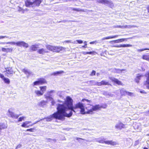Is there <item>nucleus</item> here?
<instances>
[{"instance_id": "38", "label": "nucleus", "mask_w": 149, "mask_h": 149, "mask_svg": "<svg viewBox=\"0 0 149 149\" xmlns=\"http://www.w3.org/2000/svg\"><path fill=\"white\" fill-rule=\"evenodd\" d=\"M81 109L80 112L82 114H85L86 113V112H85V109L84 106Z\"/></svg>"}, {"instance_id": "26", "label": "nucleus", "mask_w": 149, "mask_h": 149, "mask_svg": "<svg viewBox=\"0 0 149 149\" xmlns=\"http://www.w3.org/2000/svg\"><path fill=\"white\" fill-rule=\"evenodd\" d=\"M70 8L72 10H74V11H76L77 12H80V11H82L83 12H86V11L84 10V9H81L79 8Z\"/></svg>"}, {"instance_id": "48", "label": "nucleus", "mask_w": 149, "mask_h": 149, "mask_svg": "<svg viewBox=\"0 0 149 149\" xmlns=\"http://www.w3.org/2000/svg\"><path fill=\"white\" fill-rule=\"evenodd\" d=\"M149 50V49L145 48V49H138L137 51L139 52H142L143 51H144L145 50Z\"/></svg>"}, {"instance_id": "12", "label": "nucleus", "mask_w": 149, "mask_h": 149, "mask_svg": "<svg viewBox=\"0 0 149 149\" xmlns=\"http://www.w3.org/2000/svg\"><path fill=\"white\" fill-rule=\"evenodd\" d=\"M136 26H131V25H125V26H120V25H116L113 26V28H120L121 29H125V28H130L132 27L134 28Z\"/></svg>"}, {"instance_id": "5", "label": "nucleus", "mask_w": 149, "mask_h": 149, "mask_svg": "<svg viewBox=\"0 0 149 149\" xmlns=\"http://www.w3.org/2000/svg\"><path fill=\"white\" fill-rule=\"evenodd\" d=\"M145 76L146 80L144 83V85L147 89H149V71L146 73Z\"/></svg>"}, {"instance_id": "37", "label": "nucleus", "mask_w": 149, "mask_h": 149, "mask_svg": "<svg viewBox=\"0 0 149 149\" xmlns=\"http://www.w3.org/2000/svg\"><path fill=\"white\" fill-rule=\"evenodd\" d=\"M3 80L5 83L9 84L10 83V81L9 79L7 78H5L3 79Z\"/></svg>"}, {"instance_id": "60", "label": "nucleus", "mask_w": 149, "mask_h": 149, "mask_svg": "<svg viewBox=\"0 0 149 149\" xmlns=\"http://www.w3.org/2000/svg\"><path fill=\"white\" fill-rule=\"evenodd\" d=\"M65 42H66L67 43H72L74 44L75 43V42H71L70 40H67L65 41Z\"/></svg>"}, {"instance_id": "35", "label": "nucleus", "mask_w": 149, "mask_h": 149, "mask_svg": "<svg viewBox=\"0 0 149 149\" xmlns=\"http://www.w3.org/2000/svg\"><path fill=\"white\" fill-rule=\"evenodd\" d=\"M95 141L98 142L100 143H104V139H101L100 138L96 139H95Z\"/></svg>"}, {"instance_id": "21", "label": "nucleus", "mask_w": 149, "mask_h": 149, "mask_svg": "<svg viewBox=\"0 0 149 149\" xmlns=\"http://www.w3.org/2000/svg\"><path fill=\"white\" fill-rule=\"evenodd\" d=\"M121 36V35H115V36H109L107 37L102 38V40H106V39L115 38L119 36Z\"/></svg>"}, {"instance_id": "57", "label": "nucleus", "mask_w": 149, "mask_h": 149, "mask_svg": "<svg viewBox=\"0 0 149 149\" xmlns=\"http://www.w3.org/2000/svg\"><path fill=\"white\" fill-rule=\"evenodd\" d=\"M0 77L2 78L3 80L5 78L4 75L1 73H0Z\"/></svg>"}, {"instance_id": "4", "label": "nucleus", "mask_w": 149, "mask_h": 149, "mask_svg": "<svg viewBox=\"0 0 149 149\" xmlns=\"http://www.w3.org/2000/svg\"><path fill=\"white\" fill-rule=\"evenodd\" d=\"M99 3H103L110 6L111 7L113 6L112 2L107 0H96Z\"/></svg>"}, {"instance_id": "16", "label": "nucleus", "mask_w": 149, "mask_h": 149, "mask_svg": "<svg viewBox=\"0 0 149 149\" xmlns=\"http://www.w3.org/2000/svg\"><path fill=\"white\" fill-rule=\"evenodd\" d=\"M22 72H24L26 74L28 75L27 76V78H29V76L30 75H33V74L32 72L30 71L28 69H26L25 68H24L22 69Z\"/></svg>"}, {"instance_id": "14", "label": "nucleus", "mask_w": 149, "mask_h": 149, "mask_svg": "<svg viewBox=\"0 0 149 149\" xmlns=\"http://www.w3.org/2000/svg\"><path fill=\"white\" fill-rule=\"evenodd\" d=\"M25 6L27 7H34L33 2H31L30 0H25Z\"/></svg>"}, {"instance_id": "1", "label": "nucleus", "mask_w": 149, "mask_h": 149, "mask_svg": "<svg viewBox=\"0 0 149 149\" xmlns=\"http://www.w3.org/2000/svg\"><path fill=\"white\" fill-rule=\"evenodd\" d=\"M73 100L69 96H67L66 100L63 104H58L57 108V111L50 116L47 119L51 121L53 118L59 120H64V117H70L72 114V111L75 112L74 109L77 108L81 109L84 107L83 104L80 102L76 104L74 106Z\"/></svg>"}, {"instance_id": "47", "label": "nucleus", "mask_w": 149, "mask_h": 149, "mask_svg": "<svg viewBox=\"0 0 149 149\" xmlns=\"http://www.w3.org/2000/svg\"><path fill=\"white\" fill-rule=\"evenodd\" d=\"M35 130V129L34 128H31L30 129H28L26 130V131H30L31 132H34V130Z\"/></svg>"}, {"instance_id": "58", "label": "nucleus", "mask_w": 149, "mask_h": 149, "mask_svg": "<svg viewBox=\"0 0 149 149\" xmlns=\"http://www.w3.org/2000/svg\"><path fill=\"white\" fill-rule=\"evenodd\" d=\"M97 43H98V42H97V41H95L90 42V44H96Z\"/></svg>"}, {"instance_id": "15", "label": "nucleus", "mask_w": 149, "mask_h": 149, "mask_svg": "<svg viewBox=\"0 0 149 149\" xmlns=\"http://www.w3.org/2000/svg\"><path fill=\"white\" fill-rule=\"evenodd\" d=\"M104 143H105L106 144H107L108 145H110L111 146H116L117 145H118V143H117L115 141H113L112 140L109 141H104Z\"/></svg>"}, {"instance_id": "10", "label": "nucleus", "mask_w": 149, "mask_h": 149, "mask_svg": "<svg viewBox=\"0 0 149 149\" xmlns=\"http://www.w3.org/2000/svg\"><path fill=\"white\" fill-rule=\"evenodd\" d=\"M109 79L112 82L118 85H123V83L118 79L112 77H109Z\"/></svg>"}, {"instance_id": "20", "label": "nucleus", "mask_w": 149, "mask_h": 149, "mask_svg": "<svg viewBox=\"0 0 149 149\" xmlns=\"http://www.w3.org/2000/svg\"><path fill=\"white\" fill-rule=\"evenodd\" d=\"M125 69H119L113 68L112 69V71L114 72H116L118 73H121L122 71L125 70Z\"/></svg>"}, {"instance_id": "40", "label": "nucleus", "mask_w": 149, "mask_h": 149, "mask_svg": "<svg viewBox=\"0 0 149 149\" xmlns=\"http://www.w3.org/2000/svg\"><path fill=\"white\" fill-rule=\"evenodd\" d=\"M142 58L144 59L149 60V55H143V56Z\"/></svg>"}, {"instance_id": "39", "label": "nucleus", "mask_w": 149, "mask_h": 149, "mask_svg": "<svg viewBox=\"0 0 149 149\" xmlns=\"http://www.w3.org/2000/svg\"><path fill=\"white\" fill-rule=\"evenodd\" d=\"M102 85H108L109 84V82L105 80H102L101 81Z\"/></svg>"}, {"instance_id": "44", "label": "nucleus", "mask_w": 149, "mask_h": 149, "mask_svg": "<svg viewBox=\"0 0 149 149\" xmlns=\"http://www.w3.org/2000/svg\"><path fill=\"white\" fill-rule=\"evenodd\" d=\"M90 84H92V85H96V83H96V81H94L91 80V81H90Z\"/></svg>"}, {"instance_id": "45", "label": "nucleus", "mask_w": 149, "mask_h": 149, "mask_svg": "<svg viewBox=\"0 0 149 149\" xmlns=\"http://www.w3.org/2000/svg\"><path fill=\"white\" fill-rule=\"evenodd\" d=\"M25 118V117L24 116H22V117H21L19 118L18 122H21L23 120H24V119Z\"/></svg>"}, {"instance_id": "41", "label": "nucleus", "mask_w": 149, "mask_h": 149, "mask_svg": "<svg viewBox=\"0 0 149 149\" xmlns=\"http://www.w3.org/2000/svg\"><path fill=\"white\" fill-rule=\"evenodd\" d=\"M94 52H83L82 53L84 55H86L87 54H92Z\"/></svg>"}, {"instance_id": "23", "label": "nucleus", "mask_w": 149, "mask_h": 149, "mask_svg": "<svg viewBox=\"0 0 149 149\" xmlns=\"http://www.w3.org/2000/svg\"><path fill=\"white\" fill-rule=\"evenodd\" d=\"M38 45L37 44L32 45L30 47V49L33 51H36L38 48Z\"/></svg>"}, {"instance_id": "27", "label": "nucleus", "mask_w": 149, "mask_h": 149, "mask_svg": "<svg viewBox=\"0 0 149 149\" xmlns=\"http://www.w3.org/2000/svg\"><path fill=\"white\" fill-rule=\"evenodd\" d=\"M64 73V72L63 71H57L53 72L51 74V75L56 76L59 75L60 74H62Z\"/></svg>"}, {"instance_id": "36", "label": "nucleus", "mask_w": 149, "mask_h": 149, "mask_svg": "<svg viewBox=\"0 0 149 149\" xmlns=\"http://www.w3.org/2000/svg\"><path fill=\"white\" fill-rule=\"evenodd\" d=\"M17 8L18 11L21 12L22 13H24V12L25 11V10L23 9V8H22L19 6H18L17 7Z\"/></svg>"}, {"instance_id": "53", "label": "nucleus", "mask_w": 149, "mask_h": 149, "mask_svg": "<svg viewBox=\"0 0 149 149\" xmlns=\"http://www.w3.org/2000/svg\"><path fill=\"white\" fill-rule=\"evenodd\" d=\"M76 139L79 142H81V141H80L81 140H85V139H84L81 138H78V137H76Z\"/></svg>"}, {"instance_id": "7", "label": "nucleus", "mask_w": 149, "mask_h": 149, "mask_svg": "<svg viewBox=\"0 0 149 149\" xmlns=\"http://www.w3.org/2000/svg\"><path fill=\"white\" fill-rule=\"evenodd\" d=\"M17 46L20 47H23L26 48L29 47V45L23 41H18L17 42Z\"/></svg>"}, {"instance_id": "64", "label": "nucleus", "mask_w": 149, "mask_h": 149, "mask_svg": "<svg viewBox=\"0 0 149 149\" xmlns=\"http://www.w3.org/2000/svg\"><path fill=\"white\" fill-rule=\"evenodd\" d=\"M147 10H148V11L149 12V7H148L147 8Z\"/></svg>"}, {"instance_id": "3", "label": "nucleus", "mask_w": 149, "mask_h": 149, "mask_svg": "<svg viewBox=\"0 0 149 149\" xmlns=\"http://www.w3.org/2000/svg\"><path fill=\"white\" fill-rule=\"evenodd\" d=\"M55 91L54 90H52L48 92L45 95V98L47 99H49L52 101V105H54L55 103V101L54 100L53 98L51 97L53 95L52 94V93H55Z\"/></svg>"}, {"instance_id": "11", "label": "nucleus", "mask_w": 149, "mask_h": 149, "mask_svg": "<svg viewBox=\"0 0 149 149\" xmlns=\"http://www.w3.org/2000/svg\"><path fill=\"white\" fill-rule=\"evenodd\" d=\"M107 106L106 105H105V107H103L102 105L97 104L94 106H93L92 109L93 111H96L98 110H100L101 108H105Z\"/></svg>"}, {"instance_id": "31", "label": "nucleus", "mask_w": 149, "mask_h": 149, "mask_svg": "<svg viewBox=\"0 0 149 149\" xmlns=\"http://www.w3.org/2000/svg\"><path fill=\"white\" fill-rule=\"evenodd\" d=\"M40 91L41 92H43V94L46 91L47 87L46 86H40Z\"/></svg>"}, {"instance_id": "2", "label": "nucleus", "mask_w": 149, "mask_h": 149, "mask_svg": "<svg viewBox=\"0 0 149 149\" xmlns=\"http://www.w3.org/2000/svg\"><path fill=\"white\" fill-rule=\"evenodd\" d=\"M46 47L47 49L50 51L53 52H58L61 51L64 49V48L60 46H55L50 45H47Z\"/></svg>"}, {"instance_id": "24", "label": "nucleus", "mask_w": 149, "mask_h": 149, "mask_svg": "<svg viewBox=\"0 0 149 149\" xmlns=\"http://www.w3.org/2000/svg\"><path fill=\"white\" fill-rule=\"evenodd\" d=\"M7 127V125L3 123H0V134L1 133V130L2 129H6Z\"/></svg>"}, {"instance_id": "6", "label": "nucleus", "mask_w": 149, "mask_h": 149, "mask_svg": "<svg viewBox=\"0 0 149 149\" xmlns=\"http://www.w3.org/2000/svg\"><path fill=\"white\" fill-rule=\"evenodd\" d=\"M125 128V125L124 124L121 122H118L115 125V128L119 130H122L123 128Z\"/></svg>"}, {"instance_id": "50", "label": "nucleus", "mask_w": 149, "mask_h": 149, "mask_svg": "<svg viewBox=\"0 0 149 149\" xmlns=\"http://www.w3.org/2000/svg\"><path fill=\"white\" fill-rule=\"evenodd\" d=\"M95 73H96V72L95 71L93 70L92 72H91V75L92 76L95 75Z\"/></svg>"}, {"instance_id": "59", "label": "nucleus", "mask_w": 149, "mask_h": 149, "mask_svg": "<svg viewBox=\"0 0 149 149\" xmlns=\"http://www.w3.org/2000/svg\"><path fill=\"white\" fill-rule=\"evenodd\" d=\"M22 146V145L20 144H19L17 145V146L16 148L15 149H17L18 148H19L20 147H21Z\"/></svg>"}, {"instance_id": "28", "label": "nucleus", "mask_w": 149, "mask_h": 149, "mask_svg": "<svg viewBox=\"0 0 149 149\" xmlns=\"http://www.w3.org/2000/svg\"><path fill=\"white\" fill-rule=\"evenodd\" d=\"M10 44L12 45H16V46H17V42H0V44Z\"/></svg>"}, {"instance_id": "18", "label": "nucleus", "mask_w": 149, "mask_h": 149, "mask_svg": "<svg viewBox=\"0 0 149 149\" xmlns=\"http://www.w3.org/2000/svg\"><path fill=\"white\" fill-rule=\"evenodd\" d=\"M143 77V75L140 74H137L136 78L135 79V82L137 83H139V80L141 79V78L142 77Z\"/></svg>"}, {"instance_id": "61", "label": "nucleus", "mask_w": 149, "mask_h": 149, "mask_svg": "<svg viewBox=\"0 0 149 149\" xmlns=\"http://www.w3.org/2000/svg\"><path fill=\"white\" fill-rule=\"evenodd\" d=\"M113 41L115 43H119V39Z\"/></svg>"}, {"instance_id": "43", "label": "nucleus", "mask_w": 149, "mask_h": 149, "mask_svg": "<svg viewBox=\"0 0 149 149\" xmlns=\"http://www.w3.org/2000/svg\"><path fill=\"white\" fill-rule=\"evenodd\" d=\"M130 38H122V39H119V42H122L124 41H125V40L127 41V39H129Z\"/></svg>"}, {"instance_id": "51", "label": "nucleus", "mask_w": 149, "mask_h": 149, "mask_svg": "<svg viewBox=\"0 0 149 149\" xmlns=\"http://www.w3.org/2000/svg\"><path fill=\"white\" fill-rule=\"evenodd\" d=\"M96 85H97L99 86H100L102 85L101 81V82H96Z\"/></svg>"}, {"instance_id": "30", "label": "nucleus", "mask_w": 149, "mask_h": 149, "mask_svg": "<svg viewBox=\"0 0 149 149\" xmlns=\"http://www.w3.org/2000/svg\"><path fill=\"white\" fill-rule=\"evenodd\" d=\"M35 93L38 96H40L43 95V92H41L39 90L35 91Z\"/></svg>"}, {"instance_id": "55", "label": "nucleus", "mask_w": 149, "mask_h": 149, "mask_svg": "<svg viewBox=\"0 0 149 149\" xmlns=\"http://www.w3.org/2000/svg\"><path fill=\"white\" fill-rule=\"evenodd\" d=\"M139 143V141L138 140L136 141H135L134 145L135 146L137 145Z\"/></svg>"}, {"instance_id": "13", "label": "nucleus", "mask_w": 149, "mask_h": 149, "mask_svg": "<svg viewBox=\"0 0 149 149\" xmlns=\"http://www.w3.org/2000/svg\"><path fill=\"white\" fill-rule=\"evenodd\" d=\"M8 112L10 117L15 119H17L20 115L16 114L14 113L11 111L10 110H8Z\"/></svg>"}, {"instance_id": "63", "label": "nucleus", "mask_w": 149, "mask_h": 149, "mask_svg": "<svg viewBox=\"0 0 149 149\" xmlns=\"http://www.w3.org/2000/svg\"><path fill=\"white\" fill-rule=\"evenodd\" d=\"M140 93H141L146 94V93L144 90H142L140 91Z\"/></svg>"}, {"instance_id": "8", "label": "nucleus", "mask_w": 149, "mask_h": 149, "mask_svg": "<svg viewBox=\"0 0 149 149\" xmlns=\"http://www.w3.org/2000/svg\"><path fill=\"white\" fill-rule=\"evenodd\" d=\"M6 75L8 77L11 76L13 73L14 72L12 68H6Z\"/></svg>"}, {"instance_id": "19", "label": "nucleus", "mask_w": 149, "mask_h": 149, "mask_svg": "<svg viewBox=\"0 0 149 149\" xmlns=\"http://www.w3.org/2000/svg\"><path fill=\"white\" fill-rule=\"evenodd\" d=\"M132 45L130 44H123L120 45H116L113 46L115 47H132Z\"/></svg>"}, {"instance_id": "34", "label": "nucleus", "mask_w": 149, "mask_h": 149, "mask_svg": "<svg viewBox=\"0 0 149 149\" xmlns=\"http://www.w3.org/2000/svg\"><path fill=\"white\" fill-rule=\"evenodd\" d=\"M51 115H50V116H48V117H47V118H42V119H40V120H38V121H37L35 123H33V124H32V125H31L30 126H33V125H34V124H36L37 123H38V122H39V121H40V120H44V119H46V121H47V119L48 118H49V117L50 116H51Z\"/></svg>"}, {"instance_id": "52", "label": "nucleus", "mask_w": 149, "mask_h": 149, "mask_svg": "<svg viewBox=\"0 0 149 149\" xmlns=\"http://www.w3.org/2000/svg\"><path fill=\"white\" fill-rule=\"evenodd\" d=\"M61 92H58L57 93V95L60 97H62V95H61Z\"/></svg>"}, {"instance_id": "29", "label": "nucleus", "mask_w": 149, "mask_h": 149, "mask_svg": "<svg viewBox=\"0 0 149 149\" xmlns=\"http://www.w3.org/2000/svg\"><path fill=\"white\" fill-rule=\"evenodd\" d=\"M120 93L122 96L125 95L127 94V91H125L124 88H122L120 90Z\"/></svg>"}, {"instance_id": "56", "label": "nucleus", "mask_w": 149, "mask_h": 149, "mask_svg": "<svg viewBox=\"0 0 149 149\" xmlns=\"http://www.w3.org/2000/svg\"><path fill=\"white\" fill-rule=\"evenodd\" d=\"M76 41L78 42L79 44H81L83 42L82 40H77Z\"/></svg>"}, {"instance_id": "9", "label": "nucleus", "mask_w": 149, "mask_h": 149, "mask_svg": "<svg viewBox=\"0 0 149 149\" xmlns=\"http://www.w3.org/2000/svg\"><path fill=\"white\" fill-rule=\"evenodd\" d=\"M45 80L43 78L38 79V80L33 83L34 85L42 84L46 83Z\"/></svg>"}, {"instance_id": "17", "label": "nucleus", "mask_w": 149, "mask_h": 149, "mask_svg": "<svg viewBox=\"0 0 149 149\" xmlns=\"http://www.w3.org/2000/svg\"><path fill=\"white\" fill-rule=\"evenodd\" d=\"M37 52L40 54H44L45 53H48V51L46 49L42 48L39 49L38 50Z\"/></svg>"}, {"instance_id": "46", "label": "nucleus", "mask_w": 149, "mask_h": 149, "mask_svg": "<svg viewBox=\"0 0 149 149\" xmlns=\"http://www.w3.org/2000/svg\"><path fill=\"white\" fill-rule=\"evenodd\" d=\"M127 95H128L130 96H132L134 95V93H133L127 91Z\"/></svg>"}, {"instance_id": "33", "label": "nucleus", "mask_w": 149, "mask_h": 149, "mask_svg": "<svg viewBox=\"0 0 149 149\" xmlns=\"http://www.w3.org/2000/svg\"><path fill=\"white\" fill-rule=\"evenodd\" d=\"M28 124L27 121H26L24 122L22 125L21 126L24 127H28L29 126H27V125Z\"/></svg>"}, {"instance_id": "62", "label": "nucleus", "mask_w": 149, "mask_h": 149, "mask_svg": "<svg viewBox=\"0 0 149 149\" xmlns=\"http://www.w3.org/2000/svg\"><path fill=\"white\" fill-rule=\"evenodd\" d=\"M84 100L86 101L87 102H90V100L86 99H83L82 100V101L84 102Z\"/></svg>"}, {"instance_id": "32", "label": "nucleus", "mask_w": 149, "mask_h": 149, "mask_svg": "<svg viewBox=\"0 0 149 149\" xmlns=\"http://www.w3.org/2000/svg\"><path fill=\"white\" fill-rule=\"evenodd\" d=\"M47 103V101L42 100L39 103V104L40 106L43 107L46 105Z\"/></svg>"}, {"instance_id": "49", "label": "nucleus", "mask_w": 149, "mask_h": 149, "mask_svg": "<svg viewBox=\"0 0 149 149\" xmlns=\"http://www.w3.org/2000/svg\"><path fill=\"white\" fill-rule=\"evenodd\" d=\"M84 43L85 44V45H84V46H83L82 47L83 48H86L87 47V42L86 41H85L84 42Z\"/></svg>"}, {"instance_id": "22", "label": "nucleus", "mask_w": 149, "mask_h": 149, "mask_svg": "<svg viewBox=\"0 0 149 149\" xmlns=\"http://www.w3.org/2000/svg\"><path fill=\"white\" fill-rule=\"evenodd\" d=\"M13 49L12 48H6L3 47L1 48V50L3 52H6L7 53H8V52H12L13 51Z\"/></svg>"}, {"instance_id": "25", "label": "nucleus", "mask_w": 149, "mask_h": 149, "mask_svg": "<svg viewBox=\"0 0 149 149\" xmlns=\"http://www.w3.org/2000/svg\"><path fill=\"white\" fill-rule=\"evenodd\" d=\"M41 2V0H35L33 2L34 7L35 6H39Z\"/></svg>"}, {"instance_id": "54", "label": "nucleus", "mask_w": 149, "mask_h": 149, "mask_svg": "<svg viewBox=\"0 0 149 149\" xmlns=\"http://www.w3.org/2000/svg\"><path fill=\"white\" fill-rule=\"evenodd\" d=\"M5 38H8V37L6 36H0V39H2Z\"/></svg>"}, {"instance_id": "42", "label": "nucleus", "mask_w": 149, "mask_h": 149, "mask_svg": "<svg viewBox=\"0 0 149 149\" xmlns=\"http://www.w3.org/2000/svg\"><path fill=\"white\" fill-rule=\"evenodd\" d=\"M93 110L92 109H91L90 110H88V111L86 112V113L88 114H92L93 113Z\"/></svg>"}]
</instances>
